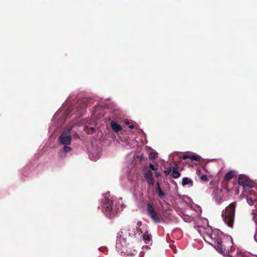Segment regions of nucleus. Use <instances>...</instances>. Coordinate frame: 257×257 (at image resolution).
Returning <instances> with one entry per match:
<instances>
[{"label":"nucleus","mask_w":257,"mask_h":257,"mask_svg":"<svg viewBox=\"0 0 257 257\" xmlns=\"http://www.w3.org/2000/svg\"><path fill=\"white\" fill-rule=\"evenodd\" d=\"M203 237L206 242L213 246L220 253H229L234 249L232 246L233 241L231 237L224 235L218 229L212 230L208 228Z\"/></svg>","instance_id":"1"},{"label":"nucleus","mask_w":257,"mask_h":257,"mask_svg":"<svg viewBox=\"0 0 257 257\" xmlns=\"http://www.w3.org/2000/svg\"><path fill=\"white\" fill-rule=\"evenodd\" d=\"M141 226L142 223L139 221L137 223L136 228H133L132 230H131V229L128 230L123 229L117 233L116 248L118 251L124 252L126 246V239L127 236H133L137 233H139V235L142 234L141 237H142L145 243H149V242L152 240V236L149 234L145 226L141 227Z\"/></svg>","instance_id":"2"},{"label":"nucleus","mask_w":257,"mask_h":257,"mask_svg":"<svg viewBox=\"0 0 257 257\" xmlns=\"http://www.w3.org/2000/svg\"><path fill=\"white\" fill-rule=\"evenodd\" d=\"M201 213V208L194 204H184L178 211L179 214L186 222L194 220L196 217L200 215Z\"/></svg>","instance_id":"3"},{"label":"nucleus","mask_w":257,"mask_h":257,"mask_svg":"<svg viewBox=\"0 0 257 257\" xmlns=\"http://www.w3.org/2000/svg\"><path fill=\"white\" fill-rule=\"evenodd\" d=\"M235 205L231 203L225 210L222 211V217L225 223L229 227H232L234 218Z\"/></svg>","instance_id":"4"},{"label":"nucleus","mask_w":257,"mask_h":257,"mask_svg":"<svg viewBox=\"0 0 257 257\" xmlns=\"http://www.w3.org/2000/svg\"><path fill=\"white\" fill-rule=\"evenodd\" d=\"M102 206L103 210L109 217H112L117 213V209L116 207L113 204L112 201L108 198H105Z\"/></svg>","instance_id":"5"},{"label":"nucleus","mask_w":257,"mask_h":257,"mask_svg":"<svg viewBox=\"0 0 257 257\" xmlns=\"http://www.w3.org/2000/svg\"><path fill=\"white\" fill-rule=\"evenodd\" d=\"M158 165L156 166H154L152 164H149L148 168L144 169V177L147 182L149 185L153 186L154 184V177L152 173V171L157 170Z\"/></svg>","instance_id":"6"},{"label":"nucleus","mask_w":257,"mask_h":257,"mask_svg":"<svg viewBox=\"0 0 257 257\" xmlns=\"http://www.w3.org/2000/svg\"><path fill=\"white\" fill-rule=\"evenodd\" d=\"M243 194L246 196L247 203L249 205L252 206L256 203L254 209H256L257 207V192L254 191V188H251Z\"/></svg>","instance_id":"7"},{"label":"nucleus","mask_w":257,"mask_h":257,"mask_svg":"<svg viewBox=\"0 0 257 257\" xmlns=\"http://www.w3.org/2000/svg\"><path fill=\"white\" fill-rule=\"evenodd\" d=\"M238 183L243 187L244 189L243 193H245L248 190L252 188V183L251 181L245 175H240L239 177Z\"/></svg>","instance_id":"8"},{"label":"nucleus","mask_w":257,"mask_h":257,"mask_svg":"<svg viewBox=\"0 0 257 257\" xmlns=\"http://www.w3.org/2000/svg\"><path fill=\"white\" fill-rule=\"evenodd\" d=\"M71 128L65 130L61 136L59 137L60 143L64 145H68L71 142V137L70 135V131Z\"/></svg>","instance_id":"9"},{"label":"nucleus","mask_w":257,"mask_h":257,"mask_svg":"<svg viewBox=\"0 0 257 257\" xmlns=\"http://www.w3.org/2000/svg\"><path fill=\"white\" fill-rule=\"evenodd\" d=\"M147 211L151 217L156 222L159 221V218L158 214L155 212L152 206L149 204L147 206Z\"/></svg>","instance_id":"10"},{"label":"nucleus","mask_w":257,"mask_h":257,"mask_svg":"<svg viewBox=\"0 0 257 257\" xmlns=\"http://www.w3.org/2000/svg\"><path fill=\"white\" fill-rule=\"evenodd\" d=\"M251 216H252V220L256 224V232L254 236L255 240L257 242V207L256 209H253L251 212Z\"/></svg>","instance_id":"11"},{"label":"nucleus","mask_w":257,"mask_h":257,"mask_svg":"<svg viewBox=\"0 0 257 257\" xmlns=\"http://www.w3.org/2000/svg\"><path fill=\"white\" fill-rule=\"evenodd\" d=\"M222 193L221 190H217L216 192V195L214 197L215 202L217 204H220L222 201Z\"/></svg>","instance_id":"12"},{"label":"nucleus","mask_w":257,"mask_h":257,"mask_svg":"<svg viewBox=\"0 0 257 257\" xmlns=\"http://www.w3.org/2000/svg\"><path fill=\"white\" fill-rule=\"evenodd\" d=\"M110 126L112 129L115 132L117 133L122 130V127L118 124L116 121H112L110 123Z\"/></svg>","instance_id":"13"},{"label":"nucleus","mask_w":257,"mask_h":257,"mask_svg":"<svg viewBox=\"0 0 257 257\" xmlns=\"http://www.w3.org/2000/svg\"><path fill=\"white\" fill-rule=\"evenodd\" d=\"M182 185L184 186L188 185V187H191L193 185V182L192 179L188 177H184L182 179Z\"/></svg>","instance_id":"14"},{"label":"nucleus","mask_w":257,"mask_h":257,"mask_svg":"<svg viewBox=\"0 0 257 257\" xmlns=\"http://www.w3.org/2000/svg\"><path fill=\"white\" fill-rule=\"evenodd\" d=\"M71 151V148L70 147L65 145L63 150L59 153V155L61 157H64L66 156V153Z\"/></svg>","instance_id":"15"},{"label":"nucleus","mask_w":257,"mask_h":257,"mask_svg":"<svg viewBox=\"0 0 257 257\" xmlns=\"http://www.w3.org/2000/svg\"><path fill=\"white\" fill-rule=\"evenodd\" d=\"M89 158L93 161H96L99 158V154L97 151L91 152L89 155Z\"/></svg>","instance_id":"16"},{"label":"nucleus","mask_w":257,"mask_h":257,"mask_svg":"<svg viewBox=\"0 0 257 257\" xmlns=\"http://www.w3.org/2000/svg\"><path fill=\"white\" fill-rule=\"evenodd\" d=\"M177 167L178 166L177 165H175V166L173 168V171L172 172V175L173 176V177L175 179L179 178L180 176V173L176 170V169H177Z\"/></svg>","instance_id":"17"},{"label":"nucleus","mask_w":257,"mask_h":257,"mask_svg":"<svg viewBox=\"0 0 257 257\" xmlns=\"http://www.w3.org/2000/svg\"><path fill=\"white\" fill-rule=\"evenodd\" d=\"M235 175V172L233 171L228 172L225 176V178L227 180H230L232 179Z\"/></svg>","instance_id":"18"},{"label":"nucleus","mask_w":257,"mask_h":257,"mask_svg":"<svg viewBox=\"0 0 257 257\" xmlns=\"http://www.w3.org/2000/svg\"><path fill=\"white\" fill-rule=\"evenodd\" d=\"M157 191L160 198H162L165 196V193L161 190L158 182L157 183Z\"/></svg>","instance_id":"19"},{"label":"nucleus","mask_w":257,"mask_h":257,"mask_svg":"<svg viewBox=\"0 0 257 257\" xmlns=\"http://www.w3.org/2000/svg\"><path fill=\"white\" fill-rule=\"evenodd\" d=\"M189 159H190L192 160H194V161H200V157L199 156L191 155V156H189Z\"/></svg>","instance_id":"20"},{"label":"nucleus","mask_w":257,"mask_h":257,"mask_svg":"<svg viewBox=\"0 0 257 257\" xmlns=\"http://www.w3.org/2000/svg\"><path fill=\"white\" fill-rule=\"evenodd\" d=\"M158 154L156 152H152L150 154V158L152 159H154L157 157Z\"/></svg>","instance_id":"21"},{"label":"nucleus","mask_w":257,"mask_h":257,"mask_svg":"<svg viewBox=\"0 0 257 257\" xmlns=\"http://www.w3.org/2000/svg\"><path fill=\"white\" fill-rule=\"evenodd\" d=\"M137 176L135 174H130L128 176V180H130L131 182H132L134 181V178H136Z\"/></svg>","instance_id":"22"},{"label":"nucleus","mask_w":257,"mask_h":257,"mask_svg":"<svg viewBox=\"0 0 257 257\" xmlns=\"http://www.w3.org/2000/svg\"><path fill=\"white\" fill-rule=\"evenodd\" d=\"M200 178L203 181H207L208 180V178L206 175H202L200 177Z\"/></svg>","instance_id":"23"},{"label":"nucleus","mask_w":257,"mask_h":257,"mask_svg":"<svg viewBox=\"0 0 257 257\" xmlns=\"http://www.w3.org/2000/svg\"><path fill=\"white\" fill-rule=\"evenodd\" d=\"M187 158H189V156H187V155H184L183 156H182V159H183V160H185Z\"/></svg>","instance_id":"24"},{"label":"nucleus","mask_w":257,"mask_h":257,"mask_svg":"<svg viewBox=\"0 0 257 257\" xmlns=\"http://www.w3.org/2000/svg\"><path fill=\"white\" fill-rule=\"evenodd\" d=\"M165 173H166V175L169 174V172H170V171H165Z\"/></svg>","instance_id":"25"},{"label":"nucleus","mask_w":257,"mask_h":257,"mask_svg":"<svg viewBox=\"0 0 257 257\" xmlns=\"http://www.w3.org/2000/svg\"><path fill=\"white\" fill-rule=\"evenodd\" d=\"M93 127H90V130L91 131V132H92L93 131Z\"/></svg>","instance_id":"26"},{"label":"nucleus","mask_w":257,"mask_h":257,"mask_svg":"<svg viewBox=\"0 0 257 257\" xmlns=\"http://www.w3.org/2000/svg\"><path fill=\"white\" fill-rule=\"evenodd\" d=\"M129 127H130L131 128H134V126H133V125H130V126H129Z\"/></svg>","instance_id":"27"},{"label":"nucleus","mask_w":257,"mask_h":257,"mask_svg":"<svg viewBox=\"0 0 257 257\" xmlns=\"http://www.w3.org/2000/svg\"><path fill=\"white\" fill-rule=\"evenodd\" d=\"M145 247H146V248H149V247L148 246H145Z\"/></svg>","instance_id":"28"}]
</instances>
